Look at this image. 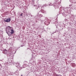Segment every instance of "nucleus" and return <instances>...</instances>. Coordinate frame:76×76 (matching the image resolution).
I'll list each match as a JSON object with an SVG mask.
<instances>
[{
    "instance_id": "nucleus-6",
    "label": "nucleus",
    "mask_w": 76,
    "mask_h": 76,
    "mask_svg": "<svg viewBox=\"0 0 76 76\" xmlns=\"http://www.w3.org/2000/svg\"><path fill=\"white\" fill-rule=\"evenodd\" d=\"M21 76H22V75Z\"/></svg>"
},
{
    "instance_id": "nucleus-5",
    "label": "nucleus",
    "mask_w": 76,
    "mask_h": 76,
    "mask_svg": "<svg viewBox=\"0 0 76 76\" xmlns=\"http://www.w3.org/2000/svg\"><path fill=\"white\" fill-rule=\"evenodd\" d=\"M34 6H35V5H34Z\"/></svg>"
},
{
    "instance_id": "nucleus-2",
    "label": "nucleus",
    "mask_w": 76,
    "mask_h": 76,
    "mask_svg": "<svg viewBox=\"0 0 76 76\" xmlns=\"http://www.w3.org/2000/svg\"><path fill=\"white\" fill-rule=\"evenodd\" d=\"M10 18H7V19H5L4 20V22H10Z\"/></svg>"
},
{
    "instance_id": "nucleus-3",
    "label": "nucleus",
    "mask_w": 76,
    "mask_h": 76,
    "mask_svg": "<svg viewBox=\"0 0 76 76\" xmlns=\"http://www.w3.org/2000/svg\"><path fill=\"white\" fill-rule=\"evenodd\" d=\"M22 14H23L22 13L20 15V16H22Z\"/></svg>"
},
{
    "instance_id": "nucleus-1",
    "label": "nucleus",
    "mask_w": 76,
    "mask_h": 76,
    "mask_svg": "<svg viewBox=\"0 0 76 76\" xmlns=\"http://www.w3.org/2000/svg\"><path fill=\"white\" fill-rule=\"evenodd\" d=\"M9 32H10L11 34H13L14 33V30L12 29H10Z\"/></svg>"
},
{
    "instance_id": "nucleus-4",
    "label": "nucleus",
    "mask_w": 76,
    "mask_h": 76,
    "mask_svg": "<svg viewBox=\"0 0 76 76\" xmlns=\"http://www.w3.org/2000/svg\"><path fill=\"white\" fill-rule=\"evenodd\" d=\"M8 35L9 36V34Z\"/></svg>"
}]
</instances>
